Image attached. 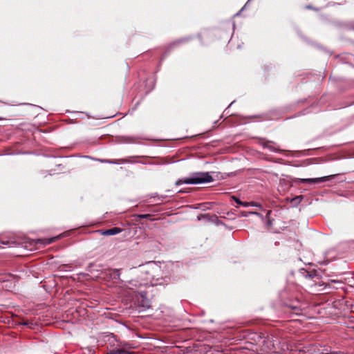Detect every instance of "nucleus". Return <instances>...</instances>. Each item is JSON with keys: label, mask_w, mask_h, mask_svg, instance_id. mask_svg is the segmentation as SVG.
Returning <instances> with one entry per match:
<instances>
[{"label": "nucleus", "mask_w": 354, "mask_h": 354, "mask_svg": "<svg viewBox=\"0 0 354 354\" xmlns=\"http://www.w3.org/2000/svg\"><path fill=\"white\" fill-rule=\"evenodd\" d=\"M232 26H233V30H234V28H235V23L234 22H233Z\"/></svg>", "instance_id": "33"}, {"label": "nucleus", "mask_w": 354, "mask_h": 354, "mask_svg": "<svg viewBox=\"0 0 354 354\" xmlns=\"http://www.w3.org/2000/svg\"><path fill=\"white\" fill-rule=\"evenodd\" d=\"M157 196H158L157 194H151L150 198H156V197H157Z\"/></svg>", "instance_id": "31"}, {"label": "nucleus", "mask_w": 354, "mask_h": 354, "mask_svg": "<svg viewBox=\"0 0 354 354\" xmlns=\"http://www.w3.org/2000/svg\"><path fill=\"white\" fill-rule=\"evenodd\" d=\"M241 205L245 207H248L250 206V202H242Z\"/></svg>", "instance_id": "26"}, {"label": "nucleus", "mask_w": 354, "mask_h": 354, "mask_svg": "<svg viewBox=\"0 0 354 354\" xmlns=\"http://www.w3.org/2000/svg\"><path fill=\"white\" fill-rule=\"evenodd\" d=\"M124 288V295L131 300L137 306L139 312L149 308L150 301L147 297V292L143 290L142 284L137 280L121 281Z\"/></svg>", "instance_id": "1"}, {"label": "nucleus", "mask_w": 354, "mask_h": 354, "mask_svg": "<svg viewBox=\"0 0 354 354\" xmlns=\"http://www.w3.org/2000/svg\"><path fill=\"white\" fill-rule=\"evenodd\" d=\"M299 273L302 277L311 279L319 276L318 272L315 269L308 270L305 268H301L299 270Z\"/></svg>", "instance_id": "6"}, {"label": "nucleus", "mask_w": 354, "mask_h": 354, "mask_svg": "<svg viewBox=\"0 0 354 354\" xmlns=\"http://www.w3.org/2000/svg\"><path fill=\"white\" fill-rule=\"evenodd\" d=\"M109 275L110 278L112 280H119V281L117 283L118 286H120L122 292H124V288L122 287L121 281H123L122 279H120V269H111L109 270Z\"/></svg>", "instance_id": "7"}, {"label": "nucleus", "mask_w": 354, "mask_h": 354, "mask_svg": "<svg viewBox=\"0 0 354 354\" xmlns=\"http://www.w3.org/2000/svg\"><path fill=\"white\" fill-rule=\"evenodd\" d=\"M244 349H245L244 347H239V348H233V351H241V350H244Z\"/></svg>", "instance_id": "30"}, {"label": "nucleus", "mask_w": 354, "mask_h": 354, "mask_svg": "<svg viewBox=\"0 0 354 354\" xmlns=\"http://www.w3.org/2000/svg\"><path fill=\"white\" fill-rule=\"evenodd\" d=\"M234 102V101L232 102L230 104V105L228 106V107H227V108L224 111V113H225V114H226V115H227V114H228L227 109H228V108H230V107L232 105V104H233Z\"/></svg>", "instance_id": "29"}, {"label": "nucleus", "mask_w": 354, "mask_h": 354, "mask_svg": "<svg viewBox=\"0 0 354 354\" xmlns=\"http://www.w3.org/2000/svg\"><path fill=\"white\" fill-rule=\"evenodd\" d=\"M169 354H175L174 351H171Z\"/></svg>", "instance_id": "35"}, {"label": "nucleus", "mask_w": 354, "mask_h": 354, "mask_svg": "<svg viewBox=\"0 0 354 354\" xmlns=\"http://www.w3.org/2000/svg\"><path fill=\"white\" fill-rule=\"evenodd\" d=\"M166 197H167V196H165V195H160V196L158 195V196H157V198L159 201H163L164 199L166 198Z\"/></svg>", "instance_id": "25"}, {"label": "nucleus", "mask_w": 354, "mask_h": 354, "mask_svg": "<svg viewBox=\"0 0 354 354\" xmlns=\"http://www.w3.org/2000/svg\"><path fill=\"white\" fill-rule=\"evenodd\" d=\"M332 176H324L320 178H295L292 180L293 183L295 184H301V183H309V184H313V183H324L327 180V179Z\"/></svg>", "instance_id": "5"}, {"label": "nucleus", "mask_w": 354, "mask_h": 354, "mask_svg": "<svg viewBox=\"0 0 354 354\" xmlns=\"http://www.w3.org/2000/svg\"><path fill=\"white\" fill-rule=\"evenodd\" d=\"M344 283L342 279H333V289H342L344 290Z\"/></svg>", "instance_id": "14"}, {"label": "nucleus", "mask_w": 354, "mask_h": 354, "mask_svg": "<svg viewBox=\"0 0 354 354\" xmlns=\"http://www.w3.org/2000/svg\"><path fill=\"white\" fill-rule=\"evenodd\" d=\"M274 354H279L278 352H274Z\"/></svg>", "instance_id": "37"}, {"label": "nucleus", "mask_w": 354, "mask_h": 354, "mask_svg": "<svg viewBox=\"0 0 354 354\" xmlns=\"http://www.w3.org/2000/svg\"><path fill=\"white\" fill-rule=\"evenodd\" d=\"M302 198V196H299L292 198V200L291 201L292 204L293 205H297L301 201Z\"/></svg>", "instance_id": "19"}, {"label": "nucleus", "mask_w": 354, "mask_h": 354, "mask_svg": "<svg viewBox=\"0 0 354 354\" xmlns=\"http://www.w3.org/2000/svg\"><path fill=\"white\" fill-rule=\"evenodd\" d=\"M106 354H136V353L133 352H131V351L118 348V349H113L112 351L106 353Z\"/></svg>", "instance_id": "13"}, {"label": "nucleus", "mask_w": 354, "mask_h": 354, "mask_svg": "<svg viewBox=\"0 0 354 354\" xmlns=\"http://www.w3.org/2000/svg\"><path fill=\"white\" fill-rule=\"evenodd\" d=\"M97 160L101 162L114 164V165H119V164L130 162L127 159H119V160L97 159Z\"/></svg>", "instance_id": "9"}, {"label": "nucleus", "mask_w": 354, "mask_h": 354, "mask_svg": "<svg viewBox=\"0 0 354 354\" xmlns=\"http://www.w3.org/2000/svg\"><path fill=\"white\" fill-rule=\"evenodd\" d=\"M135 217H137L140 219H151L152 215L151 214H138L134 215Z\"/></svg>", "instance_id": "16"}, {"label": "nucleus", "mask_w": 354, "mask_h": 354, "mask_svg": "<svg viewBox=\"0 0 354 354\" xmlns=\"http://www.w3.org/2000/svg\"><path fill=\"white\" fill-rule=\"evenodd\" d=\"M241 354H246L244 351H241Z\"/></svg>", "instance_id": "36"}, {"label": "nucleus", "mask_w": 354, "mask_h": 354, "mask_svg": "<svg viewBox=\"0 0 354 354\" xmlns=\"http://www.w3.org/2000/svg\"><path fill=\"white\" fill-rule=\"evenodd\" d=\"M0 243L3 245H6L8 248H15V247H17L19 245L18 242H17L16 241H14L12 239L7 240V241L0 240Z\"/></svg>", "instance_id": "12"}, {"label": "nucleus", "mask_w": 354, "mask_h": 354, "mask_svg": "<svg viewBox=\"0 0 354 354\" xmlns=\"http://www.w3.org/2000/svg\"><path fill=\"white\" fill-rule=\"evenodd\" d=\"M189 191L187 189H181L180 190L178 191V193H188Z\"/></svg>", "instance_id": "28"}, {"label": "nucleus", "mask_w": 354, "mask_h": 354, "mask_svg": "<svg viewBox=\"0 0 354 354\" xmlns=\"http://www.w3.org/2000/svg\"><path fill=\"white\" fill-rule=\"evenodd\" d=\"M299 352L303 351V352L306 353L305 351H301V349H299ZM306 353H308V354H330L329 353H324V351H316L315 348L308 349L306 351Z\"/></svg>", "instance_id": "17"}, {"label": "nucleus", "mask_w": 354, "mask_h": 354, "mask_svg": "<svg viewBox=\"0 0 354 354\" xmlns=\"http://www.w3.org/2000/svg\"><path fill=\"white\" fill-rule=\"evenodd\" d=\"M59 236H55V237H53V238H50L48 241V243H51L53 242H54L56 239H58Z\"/></svg>", "instance_id": "27"}, {"label": "nucleus", "mask_w": 354, "mask_h": 354, "mask_svg": "<svg viewBox=\"0 0 354 354\" xmlns=\"http://www.w3.org/2000/svg\"><path fill=\"white\" fill-rule=\"evenodd\" d=\"M259 143L262 146L263 148L267 149L271 152L281 153L283 151L282 149L279 148L277 143L273 141L267 140L264 138H261L259 141Z\"/></svg>", "instance_id": "4"}, {"label": "nucleus", "mask_w": 354, "mask_h": 354, "mask_svg": "<svg viewBox=\"0 0 354 354\" xmlns=\"http://www.w3.org/2000/svg\"><path fill=\"white\" fill-rule=\"evenodd\" d=\"M232 199L237 204L241 205L242 201L235 196H232Z\"/></svg>", "instance_id": "21"}, {"label": "nucleus", "mask_w": 354, "mask_h": 354, "mask_svg": "<svg viewBox=\"0 0 354 354\" xmlns=\"http://www.w3.org/2000/svg\"><path fill=\"white\" fill-rule=\"evenodd\" d=\"M192 38L190 37H183V38H180L179 39L174 41L169 46L168 50L169 51L171 50L174 46H176L180 44L185 43V42L189 41Z\"/></svg>", "instance_id": "10"}, {"label": "nucleus", "mask_w": 354, "mask_h": 354, "mask_svg": "<svg viewBox=\"0 0 354 354\" xmlns=\"http://www.w3.org/2000/svg\"><path fill=\"white\" fill-rule=\"evenodd\" d=\"M333 354H344V353L333 351Z\"/></svg>", "instance_id": "32"}, {"label": "nucleus", "mask_w": 354, "mask_h": 354, "mask_svg": "<svg viewBox=\"0 0 354 354\" xmlns=\"http://www.w3.org/2000/svg\"><path fill=\"white\" fill-rule=\"evenodd\" d=\"M305 8H306V9H308V10H315V11H318V10H319V9H318V8H314L313 6H311V5H310V4L306 5V6H305Z\"/></svg>", "instance_id": "24"}, {"label": "nucleus", "mask_w": 354, "mask_h": 354, "mask_svg": "<svg viewBox=\"0 0 354 354\" xmlns=\"http://www.w3.org/2000/svg\"><path fill=\"white\" fill-rule=\"evenodd\" d=\"M99 338H103L107 339L108 341H111V339H115V336L113 333H102L99 334Z\"/></svg>", "instance_id": "15"}, {"label": "nucleus", "mask_w": 354, "mask_h": 354, "mask_svg": "<svg viewBox=\"0 0 354 354\" xmlns=\"http://www.w3.org/2000/svg\"><path fill=\"white\" fill-rule=\"evenodd\" d=\"M209 218V214H200L198 216H197V219L198 221H201L202 219H204V218Z\"/></svg>", "instance_id": "20"}, {"label": "nucleus", "mask_w": 354, "mask_h": 354, "mask_svg": "<svg viewBox=\"0 0 354 354\" xmlns=\"http://www.w3.org/2000/svg\"><path fill=\"white\" fill-rule=\"evenodd\" d=\"M122 230L119 227H112L110 229L102 230L100 232H101V234H102L104 236H113V235L119 234L120 232H122Z\"/></svg>", "instance_id": "8"}, {"label": "nucleus", "mask_w": 354, "mask_h": 354, "mask_svg": "<svg viewBox=\"0 0 354 354\" xmlns=\"http://www.w3.org/2000/svg\"><path fill=\"white\" fill-rule=\"evenodd\" d=\"M20 324H21V325H23V326H28V327H30V328H32V325H33V324H32V322H28V321H26V322H23L20 323Z\"/></svg>", "instance_id": "23"}, {"label": "nucleus", "mask_w": 354, "mask_h": 354, "mask_svg": "<svg viewBox=\"0 0 354 354\" xmlns=\"http://www.w3.org/2000/svg\"><path fill=\"white\" fill-rule=\"evenodd\" d=\"M241 216L247 217L248 215H258L259 216L260 214L257 212H241Z\"/></svg>", "instance_id": "18"}, {"label": "nucleus", "mask_w": 354, "mask_h": 354, "mask_svg": "<svg viewBox=\"0 0 354 354\" xmlns=\"http://www.w3.org/2000/svg\"><path fill=\"white\" fill-rule=\"evenodd\" d=\"M328 79H329V80H331V79H332V74H330V75H329Z\"/></svg>", "instance_id": "34"}, {"label": "nucleus", "mask_w": 354, "mask_h": 354, "mask_svg": "<svg viewBox=\"0 0 354 354\" xmlns=\"http://www.w3.org/2000/svg\"><path fill=\"white\" fill-rule=\"evenodd\" d=\"M213 180L214 179L209 172H194L191 174L188 177L177 180L175 185L176 186H179L182 184H203L211 183Z\"/></svg>", "instance_id": "2"}, {"label": "nucleus", "mask_w": 354, "mask_h": 354, "mask_svg": "<svg viewBox=\"0 0 354 354\" xmlns=\"http://www.w3.org/2000/svg\"><path fill=\"white\" fill-rule=\"evenodd\" d=\"M251 207H259L261 208L262 206L260 203H256V202H250Z\"/></svg>", "instance_id": "22"}, {"label": "nucleus", "mask_w": 354, "mask_h": 354, "mask_svg": "<svg viewBox=\"0 0 354 354\" xmlns=\"http://www.w3.org/2000/svg\"><path fill=\"white\" fill-rule=\"evenodd\" d=\"M138 138L135 136H122L121 142L127 144L136 143Z\"/></svg>", "instance_id": "11"}, {"label": "nucleus", "mask_w": 354, "mask_h": 354, "mask_svg": "<svg viewBox=\"0 0 354 354\" xmlns=\"http://www.w3.org/2000/svg\"><path fill=\"white\" fill-rule=\"evenodd\" d=\"M155 267L152 262H147L144 265H140L137 268V272L140 273V277L143 282H140L142 284V287L147 285L149 281L151 282V279L153 278L152 274V270Z\"/></svg>", "instance_id": "3"}]
</instances>
